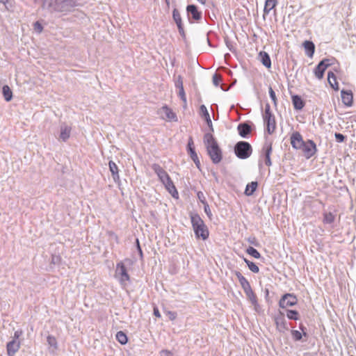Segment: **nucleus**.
Masks as SVG:
<instances>
[{"mask_svg": "<svg viewBox=\"0 0 356 356\" xmlns=\"http://www.w3.org/2000/svg\"><path fill=\"white\" fill-rule=\"evenodd\" d=\"M204 143L212 162L216 164L220 163L222 159V151L211 133L204 134Z\"/></svg>", "mask_w": 356, "mask_h": 356, "instance_id": "nucleus-1", "label": "nucleus"}, {"mask_svg": "<svg viewBox=\"0 0 356 356\" xmlns=\"http://www.w3.org/2000/svg\"><path fill=\"white\" fill-rule=\"evenodd\" d=\"M193 229L197 238L206 240L209 238V232L202 219L198 215L191 217Z\"/></svg>", "mask_w": 356, "mask_h": 356, "instance_id": "nucleus-2", "label": "nucleus"}, {"mask_svg": "<svg viewBox=\"0 0 356 356\" xmlns=\"http://www.w3.org/2000/svg\"><path fill=\"white\" fill-rule=\"evenodd\" d=\"M234 152L237 157L241 159H245L250 156L252 149L248 142L240 141L236 144Z\"/></svg>", "mask_w": 356, "mask_h": 356, "instance_id": "nucleus-3", "label": "nucleus"}, {"mask_svg": "<svg viewBox=\"0 0 356 356\" xmlns=\"http://www.w3.org/2000/svg\"><path fill=\"white\" fill-rule=\"evenodd\" d=\"M264 123L266 126L267 131L269 134H273L276 129V121L275 116L270 111V105L267 104L265 107L264 114L263 115Z\"/></svg>", "mask_w": 356, "mask_h": 356, "instance_id": "nucleus-4", "label": "nucleus"}, {"mask_svg": "<svg viewBox=\"0 0 356 356\" xmlns=\"http://www.w3.org/2000/svg\"><path fill=\"white\" fill-rule=\"evenodd\" d=\"M298 150H300L307 159H310L316 154L317 148L313 140H307L303 143V145Z\"/></svg>", "mask_w": 356, "mask_h": 356, "instance_id": "nucleus-5", "label": "nucleus"}, {"mask_svg": "<svg viewBox=\"0 0 356 356\" xmlns=\"http://www.w3.org/2000/svg\"><path fill=\"white\" fill-rule=\"evenodd\" d=\"M298 303L297 297L292 293L284 294L279 302V306L281 308H286L288 307H292Z\"/></svg>", "mask_w": 356, "mask_h": 356, "instance_id": "nucleus-6", "label": "nucleus"}, {"mask_svg": "<svg viewBox=\"0 0 356 356\" xmlns=\"http://www.w3.org/2000/svg\"><path fill=\"white\" fill-rule=\"evenodd\" d=\"M161 112L163 114L161 115L162 119L168 122H177L178 118L177 114L167 105L163 106Z\"/></svg>", "mask_w": 356, "mask_h": 356, "instance_id": "nucleus-7", "label": "nucleus"}, {"mask_svg": "<svg viewBox=\"0 0 356 356\" xmlns=\"http://www.w3.org/2000/svg\"><path fill=\"white\" fill-rule=\"evenodd\" d=\"M305 140L302 136L298 131H293L290 136V143L292 147L296 150L301 147Z\"/></svg>", "mask_w": 356, "mask_h": 356, "instance_id": "nucleus-8", "label": "nucleus"}, {"mask_svg": "<svg viewBox=\"0 0 356 356\" xmlns=\"http://www.w3.org/2000/svg\"><path fill=\"white\" fill-rule=\"evenodd\" d=\"M176 87L179 89L178 95L184 103V108H186L187 106V99L186 93L184 88L183 78L181 76H178L175 82Z\"/></svg>", "mask_w": 356, "mask_h": 356, "instance_id": "nucleus-9", "label": "nucleus"}, {"mask_svg": "<svg viewBox=\"0 0 356 356\" xmlns=\"http://www.w3.org/2000/svg\"><path fill=\"white\" fill-rule=\"evenodd\" d=\"M21 347L20 340H11L6 345L8 356H15Z\"/></svg>", "mask_w": 356, "mask_h": 356, "instance_id": "nucleus-10", "label": "nucleus"}, {"mask_svg": "<svg viewBox=\"0 0 356 356\" xmlns=\"http://www.w3.org/2000/svg\"><path fill=\"white\" fill-rule=\"evenodd\" d=\"M117 272L120 276V280L121 283L124 284L129 281V275L127 273L126 267L122 262H120L117 264Z\"/></svg>", "mask_w": 356, "mask_h": 356, "instance_id": "nucleus-11", "label": "nucleus"}, {"mask_svg": "<svg viewBox=\"0 0 356 356\" xmlns=\"http://www.w3.org/2000/svg\"><path fill=\"white\" fill-rule=\"evenodd\" d=\"M152 169L154 171V172L157 175L160 181L162 183L168 179L169 178H170L168 172L159 164H153Z\"/></svg>", "mask_w": 356, "mask_h": 356, "instance_id": "nucleus-12", "label": "nucleus"}, {"mask_svg": "<svg viewBox=\"0 0 356 356\" xmlns=\"http://www.w3.org/2000/svg\"><path fill=\"white\" fill-rule=\"evenodd\" d=\"M163 184H164L166 190L171 194V195L174 198L177 199L179 197V193L171 178H169L166 181H163Z\"/></svg>", "mask_w": 356, "mask_h": 356, "instance_id": "nucleus-13", "label": "nucleus"}, {"mask_svg": "<svg viewBox=\"0 0 356 356\" xmlns=\"http://www.w3.org/2000/svg\"><path fill=\"white\" fill-rule=\"evenodd\" d=\"M186 11L188 15H191L192 18L195 21H199L202 18V13L197 10L195 5H188L186 7Z\"/></svg>", "mask_w": 356, "mask_h": 356, "instance_id": "nucleus-14", "label": "nucleus"}, {"mask_svg": "<svg viewBox=\"0 0 356 356\" xmlns=\"http://www.w3.org/2000/svg\"><path fill=\"white\" fill-rule=\"evenodd\" d=\"M341 100L346 106H351L353 101V92L350 90H341Z\"/></svg>", "mask_w": 356, "mask_h": 356, "instance_id": "nucleus-15", "label": "nucleus"}, {"mask_svg": "<svg viewBox=\"0 0 356 356\" xmlns=\"http://www.w3.org/2000/svg\"><path fill=\"white\" fill-rule=\"evenodd\" d=\"M235 275L238 280V282L244 291L251 289V285L248 280L238 271L235 272Z\"/></svg>", "mask_w": 356, "mask_h": 356, "instance_id": "nucleus-16", "label": "nucleus"}, {"mask_svg": "<svg viewBox=\"0 0 356 356\" xmlns=\"http://www.w3.org/2000/svg\"><path fill=\"white\" fill-rule=\"evenodd\" d=\"M237 129L239 135L243 138L246 137L251 131L250 126L246 123L239 124Z\"/></svg>", "mask_w": 356, "mask_h": 356, "instance_id": "nucleus-17", "label": "nucleus"}, {"mask_svg": "<svg viewBox=\"0 0 356 356\" xmlns=\"http://www.w3.org/2000/svg\"><path fill=\"white\" fill-rule=\"evenodd\" d=\"M248 299L250 300V302L252 303V305L257 309V307H259L257 297L254 292L253 291L252 289H250L248 291H244Z\"/></svg>", "mask_w": 356, "mask_h": 356, "instance_id": "nucleus-18", "label": "nucleus"}, {"mask_svg": "<svg viewBox=\"0 0 356 356\" xmlns=\"http://www.w3.org/2000/svg\"><path fill=\"white\" fill-rule=\"evenodd\" d=\"M303 47L305 48L306 54L309 57H312L315 51L314 44L311 41L306 40L303 42Z\"/></svg>", "mask_w": 356, "mask_h": 356, "instance_id": "nucleus-19", "label": "nucleus"}, {"mask_svg": "<svg viewBox=\"0 0 356 356\" xmlns=\"http://www.w3.org/2000/svg\"><path fill=\"white\" fill-rule=\"evenodd\" d=\"M327 80L330 86L336 91L339 90V83L337 80L335 74L329 72L327 74Z\"/></svg>", "mask_w": 356, "mask_h": 356, "instance_id": "nucleus-20", "label": "nucleus"}, {"mask_svg": "<svg viewBox=\"0 0 356 356\" xmlns=\"http://www.w3.org/2000/svg\"><path fill=\"white\" fill-rule=\"evenodd\" d=\"M277 4V0H266L264 8V15H268Z\"/></svg>", "mask_w": 356, "mask_h": 356, "instance_id": "nucleus-21", "label": "nucleus"}, {"mask_svg": "<svg viewBox=\"0 0 356 356\" xmlns=\"http://www.w3.org/2000/svg\"><path fill=\"white\" fill-rule=\"evenodd\" d=\"M292 102L294 108L296 110H301L305 106V102H303L302 98L298 95L292 96Z\"/></svg>", "mask_w": 356, "mask_h": 356, "instance_id": "nucleus-22", "label": "nucleus"}, {"mask_svg": "<svg viewBox=\"0 0 356 356\" xmlns=\"http://www.w3.org/2000/svg\"><path fill=\"white\" fill-rule=\"evenodd\" d=\"M71 129V127L68 126L61 127L60 139L63 141H66L70 136Z\"/></svg>", "mask_w": 356, "mask_h": 356, "instance_id": "nucleus-23", "label": "nucleus"}, {"mask_svg": "<svg viewBox=\"0 0 356 356\" xmlns=\"http://www.w3.org/2000/svg\"><path fill=\"white\" fill-rule=\"evenodd\" d=\"M324 62H320L314 70V74L318 79H321L323 77L325 68L324 67Z\"/></svg>", "mask_w": 356, "mask_h": 356, "instance_id": "nucleus-24", "label": "nucleus"}, {"mask_svg": "<svg viewBox=\"0 0 356 356\" xmlns=\"http://www.w3.org/2000/svg\"><path fill=\"white\" fill-rule=\"evenodd\" d=\"M108 166H109V169H110V171L111 172L113 179L115 181L118 180L120 177H119L118 165L115 164V162L111 161L108 163Z\"/></svg>", "mask_w": 356, "mask_h": 356, "instance_id": "nucleus-25", "label": "nucleus"}, {"mask_svg": "<svg viewBox=\"0 0 356 356\" xmlns=\"http://www.w3.org/2000/svg\"><path fill=\"white\" fill-rule=\"evenodd\" d=\"M259 57L262 64L268 68L271 67V61L268 54L266 51H261L259 53Z\"/></svg>", "mask_w": 356, "mask_h": 356, "instance_id": "nucleus-26", "label": "nucleus"}, {"mask_svg": "<svg viewBox=\"0 0 356 356\" xmlns=\"http://www.w3.org/2000/svg\"><path fill=\"white\" fill-rule=\"evenodd\" d=\"M258 187L257 181H252L246 186L245 194L248 196L252 195Z\"/></svg>", "mask_w": 356, "mask_h": 356, "instance_id": "nucleus-27", "label": "nucleus"}, {"mask_svg": "<svg viewBox=\"0 0 356 356\" xmlns=\"http://www.w3.org/2000/svg\"><path fill=\"white\" fill-rule=\"evenodd\" d=\"M172 17L177 25L179 32L183 31L181 17L179 13L177 10H173Z\"/></svg>", "mask_w": 356, "mask_h": 356, "instance_id": "nucleus-28", "label": "nucleus"}, {"mask_svg": "<svg viewBox=\"0 0 356 356\" xmlns=\"http://www.w3.org/2000/svg\"><path fill=\"white\" fill-rule=\"evenodd\" d=\"M3 97L6 102H10L13 98V92L7 85L3 86L2 88Z\"/></svg>", "mask_w": 356, "mask_h": 356, "instance_id": "nucleus-29", "label": "nucleus"}, {"mask_svg": "<svg viewBox=\"0 0 356 356\" xmlns=\"http://www.w3.org/2000/svg\"><path fill=\"white\" fill-rule=\"evenodd\" d=\"M286 317L289 319L297 321L300 318V314L296 310L287 309L286 312Z\"/></svg>", "mask_w": 356, "mask_h": 356, "instance_id": "nucleus-30", "label": "nucleus"}, {"mask_svg": "<svg viewBox=\"0 0 356 356\" xmlns=\"http://www.w3.org/2000/svg\"><path fill=\"white\" fill-rule=\"evenodd\" d=\"M335 220L334 215L331 212L324 213L323 222L325 224H331Z\"/></svg>", "mask_w": 356, "mask_h": 356, "instance_id": "nucleus-31", "label": "nucleus"}, {"mask_svg": "<svg viewBox=\"0 0 356 356\" xmlns=\"http://www.w3.org/2000/svg\"><path fill=\"white\" fill-rule=\"evenodd\" d=\"M116 339L118 340V341L122 344V345H124L127 343V341H128V339H127V337L126 335V334L122 332V331H119L117 332L116 334Z\"/></svg>", "mask_w": 356, "mask_h": 356, "instance_id": "nucleus-32", "label": "nucleus"}, {"mask_svg": "<svg viewBox=\"0 0 356 356\" xmlns=\"http://www.w3.org/2000/svg\"><path fill=\"white\" fill-rule=\"evenodd\" d=\"M276 327L277 330L280 332H284L288 330V327L286 325V323L284 319L282 318L280 320L276 321Z\"/></svg>", "mask_w": 356, "mask_h": 356, "instance_id": "nucleus-33", "label": "nucleus"}, {"mask_svg": "<svg viewBox=\"0 0 356 356\" xmlns=\"http://www.w3.org/2000/svg\"><path fill=\"white\" fill-rule=\"evenodd\" d=\"M244 261L246 263V264L248 265L249 269L252 272H253L254 273H259V267L257 266V265L256 264H254L252 261H249L248 259H247L245 258H244Z\"/></svg>", "mask_w": 356, "mask_h": 356, "instance_id": "nucleus-34", "label": "nucleus"}, {"mask_svg": "<svg viewBox=\"0 0 356 356\" xmlns=\"http://www.w3.org/2000/svg\"><path fill=\"white\" fill-rule=\"evenodd\" d=\"M246 252L248 254H250L252 257H253L254 258L259 259L261 257L260 253L255 248H254L253 247H249L246 250Z\"/></svg>", "mask_w": 356, "mask_h": 356, "instance_id": "nucleus-35", "label": "nucleus"}, {"mask_svg": "<svg viewBox=\"0 0 356 356\" xmlns=\"http://www.w3.org/2000/svg\"><path fill=\"white\" fill-rule=\"evenodd\" d=\"M47 343L50 346L54 347L55 349L58 348L57 340L55 337L49 335L47 338Z\"/></svg>", "mask_w": 356, "mask_h": 356, "instance_id": "nucleus-36", "label": "nucleus"}, {"mask_svg": "<svg viewBox=\"0 0 356 356\" xmlns=\"http://www.w3.org/2000/svg\"><path fill=\"white\" fill-rule=\"evenodd\" d=\"M200 115L203 118H209L210 116L207 107L204 105H201L200 107Z\"/></svg>", "mask_w": 356, "mask_h": 356, "instance_id": "nucleus-37", "label": "nucleus"}, {"mask_svg": "<svg viewBox=\"0 0 356 356\" xmlns=\"http://www.w3.org/2000/svg\"><path fill=\"white\" fill-rule=\"evenodd\" d=\"M270 152H271V147H269L267 148L266 152V161H265V163L268 166H270L271 165V161H270Z\"/></svg>", "mask_w": 356, "mask_h": 356, "instance_id": "nucleus-38", "label": "nucleus"}, {"mask_svg": "<svg viewBox=\"0 0 356 356\" xmlns=\"http://www.w3.org/2000/svg\"><path fill=\"white\" fill-rule=\"evenodd\" d=\"M291 335L295 341H300L302 339V334L298 330H292Z\"/></svg>", "mask_w": 356, "mask_h": 356, "instance_id": "nucleus-39", "label": "nucleus"}, {"mask_svg": "<svg viewBox=\"0 0 356 356\" xmlns=\"http://www.w3.org/2000/svg\"><path fill=\"white\" fill-rule=\"evenodd\" d=\"M191 159L194 161L197 168H200V161L197 156V153H193L192 155L190 156Z\"/></svg>", "mask_w": 356, "mask_h": 356, "instance_id": "nucleus-40", "label": "nucleus"}, {"mask_svg": "<svg viewBox=\"0 0 356 356\" xmlns=\"http://www.w3.org/2000/svg\"><path fill=\"white\" fill-rule=\"evenodd\" d=\"M269 95H270V97L271 99L273 100L274 104L276 105L277 104V97L275 95V92L273 90L272 87H270V86L269 87Z\"/></svg>", "mask_w": 356, "mask_h": 356, "instance_id": "nucleus-41", "label": "nucleus"}, {"mask_svg": "<svg viewBox=\"0 0 356 356\" xmlns=\"http://www.w3.org/2000/svg\"><path fill=\"white\" fill-rule=\"evenodd\" d=\"M334 136H335V138H336L337 141L339 142V143L343 142L345 140V138H346V137L343 134H341L340 133H336Z\"/></svg>", "mask_w": 356, "mask_h": 356, "instance_id": "nucleus-42", "label": "nucleus"}, {"mask_svg": "<svg viewBox=\"0 0 356 356\" xmlns=\"http://www.w3.org/2000/svg\"><path fill=\"white\" fill-rule=\"evenodd\" d=\"M34 29L38 32V33H41L42 31V29H43V27L41 25V24L38 22H36L34 25Z\"/></svg>", "mask_w": 356, "mask_h": 356, "instance_id": "nucleus-43", "label": "nucleus"}, {"mask_svg": "<svg viewBox=\"0 0 356 356\" xmlns=\"http://www.w3.org/2000/svg\"><path fill=\"white\" fill-rule=\"evenodd\" d=\"M167 316H168L169 319L170 321H174L177 318V313L175 312H172V311H168L167 312Z\"/></svg>", "mask_w": 356, "mask_h": 356, "instance_id": "nucleus-44", "label": "nucleus"}, {"mask_svg": "<svg viewBox=\"0 0 356 356\" xmlns=\"http://www.w3.org/2000/svg\"><path fill=\"white\" fill-rule=\"evenodd\" d=\"M204 120H205L208 127H209L210 130L213 132V124H212V121H211V117L209 116V118H206Z\"/></svg>", "mask_w": 356, "mask_h": 356, "instance_id": "nucleus-45", "label": "nucleus"}, {"mask_svg": "<svg viewBox=\"0 0 356 356\" xmlns=\"http://www.w3.org/2000/svg\"><path fill=\"white\" fill-rule=\"evenodd\" d=\"M22 334V331L18 330V331L15 332L14 336H13L12 340H19V337Z\"/></svg>", "mask_w": 356, "mask_h": 356, "instance_id": "nucleus-46", "label": "nucleus"}, {"mask_svg": "<svg viewBox=\"0 0 356 356\" xmlns=\"http://www.w3.org/2000/svg\"><path fill=\"white\" fill-rule=\"evenodd\" d=\"M321 62H324V67L325 69H327L329 66H330L332 64V60L330 59H324Z\"/></svg>", "mask_w": 356, "mask_h": 356, "instance_id": "nucleus-47", "label": "nucleus"}, {"mask_svg": "<svg viewBox=\"0 0 356 356\" xmlns=\"http://www.w3.org/2000/svg\"><path fill=\"white\" fill-rule=\"evenodd\" d=\"M154 314L155 316H156L157 318H161V314L159 312V310L157 307H154Z\"/></svg>", "mask_w": 356, "mask_h": 356, "instance_id": "nucleus-48", "label": "nucleus"}, {"mask_svg": "<svg viewBox=\"0 0 356 356\" xmlns=\"http://www.w3.org/2000/svg\"><path fill=\"white\" fill-rule=\"evenodd\" d=\"M193 140L192 138H190L188 143V149L191 148H193Z\"/></svg>", "mask_w": 356, "mask_h": 356, "instance_id": "nucleus-49", "label": "nucleus"}, {"mask_svg": "<svg viewBox=\"0 0 356 356\" xmlns=\"http://www.w3.org/2000/svg\"><path fill=\"white\" fill-rule=\"evenodd\" d=\"M136 243H137V248H138L139 254H140V256H143V251H142V250L140 248L138 239H136Z\"/></svg>", "mask_w": 356, "mask_h": 356, "instance_id": "nucleus-50", "label": "nucleus"}, {"mask_svg": "<svg viewBox=\"0 0 356 356\" xmlns=\"http://www.w3.org/2000/svg\"><path fill=\"white\" fill-rule=\"evenodd\" d=\"M204 210H205V212L207 213V215L210 216V214H211L210 213H211V212H210V210H209V206H208V204H207V205L205 206V207H204Z\"/></svg>", "mask_w": 356, "mask_h": 356, "instance_id": "nucleus-51", "label": "nucleus"}, {"mask_svg": "<svg viewBox=\"0 0 356 356\" xmlns=\"http://www.w3.org/2000/svg\"><path fill=\"white\" fill-rule=\"evenodd\" d=\"M188 154L191 155L193 154V153H195V148H191L188 149Z\"/></svg>", "mask_w": 356, "mask_h": 356, "instance_id": "nucleus-52", "label": "nucleus"}, {"mask_svg": "<svg viewBox=\"0 0 356 356\" xmlns=\"http://www.w3.org/2000/svg\"><path fill=\"white\" fill-rule=\"evenodd\" d=\"M163 353L165 355V356H171L172 354L170 351H168V350H164L163 351Z\"/></svg>", "mask_w": 356, "mask_h": 356, "instance_id": "nucleus-53", "label": "nucleus"}, {"mask_svg": "<svg viewBox=\"0 0 356 356\" xmlns=\"http://www.w3.org/2000/svg\"><path fill=\"white\" fill-rule=\"evenodd\" d=\"M197 196H198V197H199L200 199H201V198H202V196H203V193H202V192H199V193H197Z\"/></svg>", "mask_w": 356, "mask_h": 356, "instance_id": "nucleus-54", "label": "nucleus"}, {"mask_svg": "<svg viewBox=\"0 0 356 356\" xmlns=\"http://www.w3.org/2000/svg\"><path fill=\"white\" fill-rule=\"evenodd\" d=\"M200 3L204 4L206 3V0H197Z\"/></svg>", "mask_w": 356, "mask_h": 356, "instance_id": "nucleus-55", "label": "nucleus"}, {"mask_svg": "<svg viewBox=\"0 0 356 356\" xmlns=\"http://www.w3.org/2000/svg\"><path fill=\"white\" fill-rule=\"evenodd\" d=\"M7 1H8V0H0V2L3 3L4 4H6Z\"/></svg>", "mask_w": 356, "mask_h": 356, "instance_id": "nucleus-56", "label": "nucleus"}, {"mask_svg": "<svg viewBox=\"0 0 356 356\" xmlns=\"http://www.w3.org/2000/svg\"><path fill=\"white\" fill-rule=\"evenodd\" d=\"M66 0H56V2L60 1V2H65Z\"/></svg>", "mask_w": 356, "mask_h": 356, "instance_id": "nucleus-57", "label": "nucleus"}, {"mask_svg": "<svg viewBox=\"0 0 356 356\" xmlns=\"http://www.w3.org/2000/svg\"><path fill=\"white\" fill-rule=\"evenodd\" d=\"M113 234H114V233H113V232H109V235H111H111H113Z\"/></svg>", "mask_w": 356, "mask_h": 356, "instance_id": "nucleus-58", "label": "nucleus"}, {"mask_svg": "<svg viewBox=\"0 0 356 356\" xmlns=\"http://www.w3.org/2000/svg\"><path fill=\"white\" fill-rule=\"evenodd\" d=\"M216 77H217V75H216H216H214V76H213V79H216Z\"/></svg>", "mask_w": 356, "mask_h": 356, "instance_id": "nucleus-59", "label": "nucleus"}, {"mask_svg": "<svg viewBox=\"0 0 356 356\" xmlns=\"http://www.w3.org/2000/svg\"><path fill=\"white\" fill-rule=\"evenodd\" d=\"M214 81H215L216 84L217 85V84H218V83H216V82H217V80H215V79H214Z\"/></svg>", "mask_w": 356, "mask_h": 356, "instance_id": "nucleus-60", "label": "nucleus"}, {"mask_svg": "<svg viewBox=\"0 0 356 356\" xmlns=\"http://www.w3.org/2000/svg\"><path fill=\"white\" fill-rule=\"evenodd\" d=\"M300 329H301L302 330H303V327H302V326H300Z\"/></svg>", "mask_w": 356, "mask_h": 356, "instance_id": "nucleus-61", "label": "nucleus"}]
</instances>
